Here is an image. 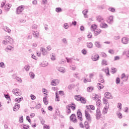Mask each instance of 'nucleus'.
Segmentation results:
<instances>
[{
	"label": "nucleus",
	"instance_id": "1",
	"mask_svg": "<svg viewBox=\"0 0 129 129\" xmlns=\"http://www.w3.org/2000/svg\"><path fill=\"white\" fill-rule=\"evenodd\" d=\"M5 39L6 40H3V44L4 45H13L14 44V39L9 36H6Z\"/></svg>",
	"mask_w": 129,
	"mask_h": 129
},
{
	"label": "nucleus",
	"instance_id": "2",
	"mask_svg": "<svg viewBox=\"0 0 129 129\" xmlns=\"http://www.w3.org/2000/svg\"><path fill=\"white\" fill-rule=\"evenodd\" d=\"M12 92L16 95V96H21L22 95V92L19 89H13Z\"/></svg>",
	"mask_w": 129,
	"mask_h": 129
},
{
	"label": "nucleus",
	"instance_id": "3",
	"mask_svg": "<svg viewBox=\"0 0 129 129\" xmlns=\"http://www.w3.org/2000/svg\"><path fill=\"white\" fill-rule=\"evenodd\" d=\"M25 6H20L18 8H17L16 10V14L17 15H20L24 10H25Z\"/></svg>",
	"mask_w": 129,
	"mask_h": 129
},
{
	"label": "nucleus",
	"instance_id": "4",
	"mask_svg": "<svg viewBox=\"0 0 129 129\" xmlns=\"http://www.w3.org/2000/svg\"><path fill=\"white\" fill-rule=\"evenodd\" d=\"M96 118L98 120L100 118V116H101V112L100 111V109L99 108H97V109L96 110Z\"/></svg>",
	"mask_w": 129,
	"mask_h": 129
},
{
	"label": "nucleus",
	"instance_id": "5",
	"mask_svg": "<svg viewBox=\"0 0 129 129\" xmlns=\"http://www.w3.org/2000/svg\"><path fill=\"white\" fill-rule=\"evenodd\" d=\"M85 114L86 116V118L89 121V122H91V117L90 116V114L88 113V111L86 110H85Z\"/></svg>",
	"mask_w": 129,
	"mask_h": 129
},
{
	"label": "nucleus",
	"instance_id": "6",
	"mask_svg": "<svg viewBox=\"0 0 129 129\" xmlns=\"http://www.w3.org/2000/svg\"><path fill=\"white\" fill-rule=\"evenodd\" d=\"M91 59L93 61H97L99 59V55L94 53L92 54Z\"/></svg>",
	"mask_w": 129,
	"mask_h": 129
},
{
	"label": "nucleus",
	"instance_id": "7",
	"mask_svg": "<svg viewBox=\"0 0 129 129\" xmlns=\"http://www.w3.org/2000/svg\"><path fill=\"white\" fill-rule=\"evenodd\" d=\"M79 111L77 113V115L78 116V119H80L81 121H82L83 119H82V113L80 111V110H78Z\"/></svg>",
	"mask_w": 129,
	"mask_h": 129
},
{
	"label": "nucleus",
	"instance_id": "8",
	"mask_svg": "<svg viewBox=\"0 0 129 129\" xmlns=\"http://www.w3.org/2000/svg\"><path fill=\"white\" fill-rule=\"evenodd\" d=\"M70 119L71 120L74 122H76L77 121V119H76V115L75 114H72L70 116Z\"/></svg>",
	"mask_w": 129,
	"mask_h": 129
},
{
	"label": "nucleus",
	"instance_id": "9",
	"mask_svg": "<svg viewBox=\"0 0 129 129\" xmlns=\"http://www.w3.org/2000/svg\"><path fill=\"white\" fill-rule=\"evenodd\" d=\"M58 84H59V80L58 79L53 80L51 82V85L53 86H56Z\"/></svg>",
	"mask_w": 129,
	"mask_h": 129
},
{
	"label": "nucleus",
	"instance_id": "10",
	"mask_svg": "<svg viewBox=\"0 0 129 129\" xmlns=\"http://www.w3.org/2000/svg\"><path fill=\"white\" fill-rule=\"evenodd\" d=\"M104 96L106 98H107L108 99L112 98V96H111V94L109 92L105 93Z\"/></svg>",
	"mask_w": 129,
	"mask_h": 129
},
{
	"label": "nucleus",
	"instance_id": "11",
	"mask_svg": "<svg viewBox=\"0 0 129 129\" xmlns=\"http://www.w3.org/2000/svg\"><path fill=\"white\" fill-rule=\"evenodd\" d=\"M98 82H100L101 83H104V79H103V76L102 74H99V79L98 80Z\"/></svg>",
	"mask_w": 129,
	"mask_h": 129
},
{
	"label": "nucleus",
	"instance_id": "12",
	"mask_svg": "<svg viewBox=\"0 0 129 129\" xmlns=\"http://www.w3.org/2000/svg\"><path fill=\"white\" fill-rule=\"evenodd\" d=\"M107 22L108 23V24H112L113 23V16H111L109 17Z\"/></svg>",
	"mask_w": 129,
	"mask_h": 129
},
{
	"label": "nucleus",
	"instance_id": "13",
	"mask_svg": "<svg viewBox=\"0 0 129 129\" xmlns=\"http://www.w3.org/2000/svg\"><path fill=\"white\" fill-rule=\"evenodd\" d=\"M20 104L16 103L15 106L13 107L14 111H17L20 109Z\"/></svg>",
	"mask_w": 129,
	"mask_h": 129
},
{
	"label": "nucleus",
	"instance_id": "14",
	"mask_svg": "<svg viewBox=\"0 0 129 129\" xmlns=\"http://www.w3.org/2000/svg\"><path fill=\"white\" fill-rule=\"evenodd\" d=\"M86 108L87 109H91L92 110H95V107H94V105H90L89 106H86Z\"/></svg>",
	"mask_w": 129,
	"mask_h": 129
},
{
	"label": "nucleus",
	"instance_id": "15",
	"mask_svg": "<svg viewBox=\"0 0 129 129\" xmlns=\"http://www.w3.org/2000/svg\"><path fill=\"white\" fill-rule=\"evenodd\" d=\"M121 41L123 44H127V43L128 42V38H127V37H123L122 38Z\"/></svg>",
	"mask_w": 129,
	"mask_h": 129
},
{
	"label": "nucleus",
	"instance_id": "16",
	"mask_svg": "<svg viewBox=\"0 0 129 129\" xmlns=\"http://www.w3.org/2000/svg\"><path fill=\"white\" fill-rule=\"evenodd\" d=\"M81 98H82V97H81V95H76L75 96V99L77 101H80Z\"/></svg>",
	"mask_w": 129,
	"mask_h": 129
},
{
	"label": "nucleus",
	"instance_id": "17",
	"mask_svg": "<svg viewBox=\"0 0 129 129\" xmlns=\"http://www.w3.org/2000/svg\"><path fill=\"white\" fill-rule=\"evenodd\" d=\"M100 28H102L103 29H104L105 28H107L108 27V25L106 24V23H104V22H102L100 25Z\"/></svg>",
	"mask_w": 129,
	"mask_h": 129
},
{
	"label": "nucleus",
	"instance_id": "18",
	"mask_svg": "<svg viewBox=\"0 0 129 129\" xmlns=\"http://www.w3.org/2000/svg\"><path fill=\"white\" fill-rule=\"evenodd\" d=\"M32 34L35 38H39V32L36 31H33Z\"/></svg>",
	"mask_w": 129,
	"mask_h": 129
},
{
	"label": "nucleus",
	"instance_id": "19",
	"mask_svg": "<svg viewBox=\"0 0 129 129\" xmlns=\"http://www.w3.org/2000/svg\"><path fill=\"white\" fill-rule=\"evenodd\" d=\"M97 22H99V23H101L102 21H103V18L101 16H98L96 17Z\"/></svg>",
	"mask_w": 129,
	"mask_h": 129
},
{
	"label": "nucleus",
	"instance_id": "20",
	"mask_svg": "<svg viewBox=\"0 0 129 129\" xmlns=\"http://www.w3.org/2000/svg\"><path fill=\"white\" fill-rule=\"evenodd\" d=\"M95 46L96 48H101V45L100 44V42L99 41L95 42Z\"/></svg>",
	"mask_w": 129,
	"mask_h": 129
},
{
	"label": "nucleus",
	"instance_id": "21",
	"mask_svg": "<svg viewBox=\"0 0 129 129\" xmlns=\"http://www.w3.org/2000/svg\"><path fill=\"white\" fill-rule=\"evenodd\" d=\"M124 79L123 81H127V77L125 76V74H122L121 76V79Z\"/></svg>",
	"mask_w": 129,
	"mask_h": 129
},
{
	"label": "nucleus",
	"instance_id": "22",
	"mask_svg": "<svg viewBox=\"0 0 129 129\" xmlns=\"http://www.w3.org/2000/svg\"><path fill=\"white\" fill-rule=\"evenodd\" d=\"M87 48H89V49H91V48L93 47V44H92V42H87Z\"/></svg>",
	"mask_w": 129,
	"mask_h": 129
},
{
	"label": "nucleus",
	"instance_id": "23",
	"mask_svg": "<svg viewBox=\"0 0 129 129\" xmlns=\"http://www.w3.org/2000/svg\"><path fill=\"white\" fill-rule=\"evenodd\" d=\"M47 98H48V97L47 96L44 97L43 98V101L44 104H45L46 105H47V104H48V101H47Z\"/></svg>",
	"mask_w": 129,
	"mask_h": 129
},
{
	"label": "nucleus",
	"instance_id": "24",
	"mask_svg": "<svg viewBox=\"0 0 129 129\" xmlns=\"http://www.w3.org/2000/svg\"><path fill=\"white\" fill-rule=\"evenodd\" d=\"M101 32V30L97 29L96 31H94V35L98 36V35H99L100 34Z\"/></svg>",
	"mask_w": 129,
	"mask_h": 129
},
{
	"label": "nucleus",
	"instance_id": "25",
	"mask_svg": "<svg viewBox=\"0 0 129 129\" xmlns=\"http://www.w3.org/2000/svg\"><path fill=\"white\" fill-rule=\"evenodd\" d=\"M23 97H21L19 98H16L15 101V102H18V103H20L22 101V100H23Z\"/></svg>",
	"mask_w": 129,
	"mask_h": 129
},
{
	"label": "nucleus",
	"instance_id": "26",
	"mask_svg": "<svg viewBox=\"0 0 129 129\" xmlns=\"http://www.w3.org/2000/svg\"><path fill=\"white\" fill-rule=\"evenodd\" d=\"M57 70L59 71V72H61L62 73H65V69L64 68H57Z\"/></svg>",
	"mask_w": 129,
	"mask_h": 129
},
{
	"label": "nucleus",
	"instance_id": "27",
	"mask_svg": "<svg viewBox=\"0 0 129 129\" xmlns=\"http://www.w3.org/2000/svg\"><path fill=\"white\" fill-rule=\"evenodd\" d=\"M85 124V127L86 129H90V126H89V124H88V122L86 121L84 123Z\"/></svg>",
	"mask_w": 129,
	"mask_h": 129
},
{
	"label": "nucleus",
	"instance_id": "28",
	"mask_svg": "<svg viewBox=\"0 0 129 129\" xmlns=\"http://www.w3.org/2000/svg\"><path fill=\"white\" fill-rule=\"evenodd\" d=\"M71 108L73 110H75L76 109V105L73 103H71Z\"/></svg>",
	"mask_w": 129,
	"mask_h": 129
},
{
	"label": "nucleus",
	"instance_id": "29",
	"mask_svg": "<svg viewBox=\"0 0 129 129\" xmlns=\"http://www.w3.org/2000/svg\"><path fill=\"white\" fill-rule=\"evenodd\" d=\"M4 30L5 31V32H7V33H11V30L8 26H5L4 27Z\"/></svg>",
	"mask_w": 129,
	"mask_h": 129
},
{
	"label": "nucleus",
	"instance_id": "30",
	"mask_svg": "<svg viewBox=\"0 0 129 129\" xmlns=\"http://www.w3.org/2000/svg\"><path fill=\"white\" fill-rule=\"evenodd\" d=\"M101 102V100L100 99H98V100L97 101L96 105L98 108H99V107L100 106Z\"/></svg>",
	"mask_w": 129,
	"mask_h": 129
},
{
	"label": "nucleus",
	"instance_id": "31",
	"mask_svg": "<svg viewBox=\"0 0 129 129\" xmlns=\"http://www.w3.org/2000/svg\"><path fill=\"white\" fill-rule=\"evenodd\" d=\"M97 87L98 89H102L103 88L104 86L101 84V83H98L97 84Z\"/></svg>",
	"mask_w": 129,
	"mask_h": 129
},
{
	"label": "nucleus",
	"instance_id": "32",
	"mask_svg": "<svg viewBox=\"0 0 129 129\" xmlns=\"http://www.w3.org/2000/svg\"><path fill=\"white\" fill-rule=\"evenodd\" d=\"M96 28H97V26L95 24H93L91 25V30L93 31H95Z\"/></svg>",
	"mask_w": 129,
	"mask_h": 129
},
{
	"label": "nucleus",
	"instance_id": "33",
	"mask_svg": "<svg viewBox=\"0 0 129 129\" xmlns=\"http://www.w3.org/2000/svg\"><path fill=\"white\" fill-rule=\"evenodd\" d=\"M29 75L31 78H32V79H34L35 78V74H34V73L31 72L30 73H29Z\"/></svg>",
	"mask_w": 129,
	"mask_h": 129
},
{
	"label": "nucleus",
	"instance_id": "34",
	"mask_svg": "<svg viewBox=\"0 0 129 129\" xmlns=\"http://www.w3.org/2000/svg\"><path fill=\"white\" fill-rule=\"evenodd\" d=\"M35 108L36 109H39L41 108V104L40 103H37L36 104Z\"/></svg>",
	"mask_w": 129,
	"mask_h": 129
},
{
	"label": "nucleus",
	"instance_id": "35",
	"mask_svg": "<svg viewBox=\"0 0 129 129\" xmlns=\"http://www.w3.org/2000/svg\"><path fill=\"white\" fill-rule=\"evenodd\" d=\"M82 103L85 104L86 103V100L85 98L82 97V98H81V100H80Z\"/></svg>",
	"mask_w": 129,
	"mask_h": 129
},
{
	"label": "nucleus",
	"instance_id": "36",
	"mask_svg": "<svg viewBox=\"0 0 129 129\" xmlns=\"http://www.w3.org/2000/svg\"><path fill=\"white\" fill-rule=\"evenodd\" d=\"M108 11L111 12V13H114L115 12V9L112 7H110L108 8Z\"/></svg>",
	"mask_w": 129,
	"mask_h": 129
},
{
	"label": "nucleus",
	"instance_id": "37",
	"mask_svg": "<svg viewBox=\"0 0 129 129\" xmlns=\"http://www.w3.org/2000/svg\"><path fill=\"white\" fill-rule=\"evenodd\" d=\"M12 48H14V47H12L11 46H7V47L5 49V51L6 52H9V50L11 51V50H12Z\"/></svg>",
	"mask_w": 129,
	"mask_h": 129
},
{
	"label": "nucleus",
	"instance_id": "38",
	"mask_svg": "<svg viewBox=\"0 0 129 129\" xmlns=\"http://www.w3.org/2000/svg\"><path fill=\"white\" fill-rule=\"evenodd\" d=\"M55 100L60 101V99H59V96H58V93L57 92H55Z\"/></svg>",
	"mask_w": 129,
	"mask_h": 129
},
{
	"label": "nucleus",
	"instance_id": "39",
	"mask_svg": "<svg viewBox=\"0 0 129 129\" xmlns=\"http://www.w3.org/2000/svg\"><path fill=\"white\" fill-rule=\"evenodd\" d=\"M55 12H56V13H61V12H62V9H61V8H56L55 9Z\"/></svg>",
	"mask_w": 129,
	"mask_h": 129
},
{
	"label": "nucleus",
	"instance_id": "40",
	"mask_svg": "<svg viewBox=\"0 0 129 129\" xmlns=\"http://www.w3.org/2000/svg\"><path fill=\"white\" fill-rule=\"evenodd\" d=\"M40 67H46V66H48V63H42L40 64Z\"/></svg>",
	"mask_w": 129,
	"mask_h": 129
},
{
	"label": "nucleus",
	"instance_id": "41",
	"mask_svg": "<svg viewBox=\"0 0 129 129\" xmlns=\"http://www.w3.org/2000/svg\"><path fill=\"white\" fill-rule=\"evenodd\" d=\"M24 69H25L26 71H29L30 70V66L25 65L24 67Z\"/></svg>",
	"mask_w": 129,
	"mask_h": 129
},
{
	"label": "nucleus",
	"instance_id": "42",
	"mask_svg": "<svg viewBox=\"0 0 129 129\" xmlns=\"http://www.w3.org/2000/svg\"><path fill=\"white\" fill-rule=\"evenodd\" d=\"M87 90L88 92H91V91H92V90H93V87H88V88H87Z\"/></svg>",
	"mask_w": 129,
	"mask_h": 129
},
{
	"label": "nucleus",
	"instance_id": "43",
	"mask_svg": "<svg viewBox=\"0 0 129 129\" xmlns=\"http://www.w3.org/2000/svg\"><path fill=\"white\" fill-rule=\"evenodd\" d=\"M116 71H117L116 68H112L111 69V73L112 74H114V73H116Z\"/></svg>",
	"mask_w": 129,
	"mask_h": 129
},
{
	"label": "nucleus",
	"instance_id": "44",
	"mask_svg": "<svg viewBox=\"0 0 129 129\" xmlns=\"http://www.w3.org/2000/svg\"><path fill=\"white\" fill-rule=\"evenodd\" d=\"M87 37L88 39H91V38H92V33H91V32H88Z\"/></svg>",
	"mask_w": 129,
	"mask_h": 129
},
{
	"label": "nucleus",
	"instance_id": "45",
	"mask_svg": "<svg viewBox=\"0 0 129 129\" xmlns=\"http://www.w3.org/2000/svg\"><path fill=\"white\" fill-rule=\"evenodd\" d=\"M63 28L66 29V30H67V29L69 28V25H68V23H64L63 25Z\"/></svg>",
	"mask_w": 129,
	"mask_h": 129
},
{
	"label": "nucleus",
	"instance_id": "46",
	"mask_svg": "<svg viewBox=\"0 0 129 129\" xmlns=\"http://www.w3.org/2000/svg\"><path fill=\"white\" fill-rule=\"evenodd\" d=\"M104 72H105L106 75H109V70H108V68H106Z\"/></svg>",
	"mask_w": 129,
	"mask_h": 129
},
{
	"label": "nucleus",
	"instance_id": "47",
	"mask_svg": "<svg viewBox=\"0 0 129 129\" xmlns=\"http://www.w3.org/2000/svg\"><path fill=\"white\" fill-rule=\"evenodd\" d=\"M4 96L5 98H6V99H7L8 100H9V99H11V97H10V95H9L8 94H4Z\"/></svg>",
	"mask_w": 129,
	"mask_h": 129
},
{
	"label": "nucleus",
	"instance_id": "48",
	"mask_svg": "<svg viewBox=\"0 0 129 129\" xmlns=\"http://www.w3.org/2000/svg\"><path fill=\"white\" fill-rule=\"evenodd\" d=\"M39 119L41 121V124H44L45 123V120L43 119V118L42 117H39Z\"/></svg>",
	"mask_w": 129,
	"mask_h": 129
},
{
	"label": "nucleus",
	"instance_id": "49",
	"mask_svg": "<svg viewBox=\"0 0 129 129\" xmlns=\"http://www.w3.org/2000/svg\"><path fill=\"white\" fill-rule=\"evenodd\" d=\"M118 118H122V114L121 113H117Z\"/></svg>",
	"mask_w": 129,
	"mask_h": 129
},
{
	"label": "nucleus",
	"instance_id": "50",
	"mask_svg": "<svg viewBox=\"0 0 129 129\" xmlns=\"http://www.w3.org/2000/svg\"><path fill=\"white\" fill-rule=\"evenodd\" d=\"M0 67L1 68H5L6 66H5V63L3 62H0Z\"/></svg>",
	"mask_w": 129,
	"mask_h": 129
},
{
	"label": "nucleus",
	"instance_id": "51",
	"mask_svg": "<svg viewBox=\"0 0 129 129\" xmlns=\"http://www.w3.org/2000/svg\"><path fill=\"white\" fill-rule=\"evenodd\" d=\"M102 64L105 65V66L107 65V61H106V60H103L102 61Z\"/></svg>",
	"mask_w": 129,
	"mask_h": 129
},
{
	"label": "nucleus",
	"instance_id": "52",
	"mask_svg": "<svg viewBox=\"0 0 129 129\" xmlns=\"http://www.w3.org/2000/svg\"><path fill=\"white\" fill-rule=\"evenodd\" d=\"M19 121H20V123H23V122H24V118H23V116H22L20 118Z\"/></svg>",
	"mask_w": 129,
	"mask_h": 129
},
{
	"label": "nucleus",
	"instance_id": "53",
	"mask_svg": "<svg viewBox=\"0 0 129 129\" xmlns=\"http://www.w3.org/2000/svg\"><path fill=\"white\" fill-rule=\"evenodd\" d=\"M78 75H79V74H78V73H76L75 75H74V77L77 78V79H79V77H78Z\"/></svg>",
	"mask_w": 129,
	"mask_h": 129
},
{
	"label": "nucleus",
	"instance_id": "54",
	"mask_svg": "<svg viewBox=\"0 0 129 129\" xmlns=\"http://www.w3.org/2000/svg\"><path fill=\"white\" fill-rule=\"evenodd\" d=\"M119 82H120V79H119V78H116V84H119Z\"/></svg>",
	"mask_w": 129,
	"mask_h": 129
},
{
	"label": "nucleus",
	"instance_id": "55",
	"mask_svg": "<svg viewBox=\"0 0 129 129\" xmlns=\"http://www.w3.org/2000/svg\"><path fill=\"white\" fill-rule=\"evenodd\" d=\"M84 83H87V82H91V80H88V79H85L84 80Z\"/></svg>",
	"mask_w": 129,
	"mask_h": 129
},
{
	"label": "nucleus",
	"instance_id": "56",
	"mask_svg": "<svg viewBox=\"0 0 129 129\" xmlns=\"http://www.w3.org/2000/svg\"><path fill=\"white\" fill-rule=\"evenodd\" d=\"M32 28L33 29V30H36V29H37V24H33L32 25Z\"/></svg>",
	"mask_w": 129,
	"mask_h": 129
},
{
	"label": "nucleus",
	"instance_id": "57",
	"mask_svg": "<svg viewBox=\"0 0 129 129\" xmlns=\"http://www.w3.org/2000/svg\"><path fill=\"white\" fill-rule=\"evenodd\" d=\"M101 56H102V57H103L104 58H105V57H106V54L105 53H104V52H102L101 53Z\"/></svg>",
	"mask_w": 129,
	"mask_h": 129
},
{
	"label": "nucleus",
	"instance_id": "58",
	"mask_svg": "<svg viewBox=\"0 0 129 129\" xmlns=\"http://www.w3.org/2000/svg\"><path fill=\"white\" fill-rule=\"evenodd\" d=\"M83 15H87V13H88V10H84L83 12H82Z\"/></svg>",
	"mask_w": 129,
	"mask_h": 129
},
{
	"label": "nucleus",
	"instance_id": "59",
	"mask_svg": "<svg viewBox=\"0 0 129 129\" xmlns=\"http://www.w3.org/2000/svg\"><path fill=\"white\" fill-rule=\"evenodd\" d=\"M82 54H83V55H86L87 51L85 49H83L82 50Z\"/></svg>",
	"mask_w": 129,
	"mask_h": 129
},
{
	"label": "nucleus",
	"instance_id": "60",
	"mask_svg": "<svg viewBox=\"0 0 129 129\" xmlns=\"http://www.w3.org/2000/svg\"><path fill=\"white\" fill-rule=\"evenodd\" d=\"M43 128L44 129H50V126L47 125V124H44V125L43 126Z\"/></svg>",
	"mask_w": 129,
	"mask_h": 129
},
{
	"label": "nucleus",
	"instance_id": "61",
	"mask_svg": "<svg viewBox=\"0 0 129 129\" xmlns=\"http://www.w3.org/2000/svg\"><path fill=\"white\" fill-rule=\"evenodd\" d=\"M16 79L17 80V81H19V82H22V78L17 77H16Z\"/></svg>",
	"mask_w": 129,
	"mask_h": 129
},
{
	"label": "nucleus",
	"instance_id": "62",
	"mask_svg": "<svg viewBox=\"0 0 129 129\" xmlns=\"http://www.w3.org/2000/svg\"><path fill=\"white\" fill-rule=\"evenodd\" d=\"M109 53H110V54H114V50H113V49H110L108 51Z\"/></svg>",
	"mask_w": 129,
	"mask_h": 129
},
{
	"label": "nucleus",
	"instance_id": "63",
	"mask_svg": "<svg viewBox=\"0 0 129 129\" xmlns=\"http://www.w3.org/2000/svg\"><path fill=\"white\" fill-rule=\"evenodd\" d=\"M118 108L119 109H121V103H118V106H117Z\"/></svg>",
	"mask_w": 129,
	"mask_h": 129
},
{
	"label": "nucleus",
	"instance_id": "64",
	"mask_svg": "<svg viewBox=\"0 0 129 129\" xmlns=\"http://www.w3.org/2000/svg\"><path fill=\"white\" fill-rule=\"evenodd\" d=\"M125 55L126 56H127V57H129V50H127L125 52Z\"/></svg>",
	"mask_w": 129,
	"mask_h": 129
}]
</instances>
